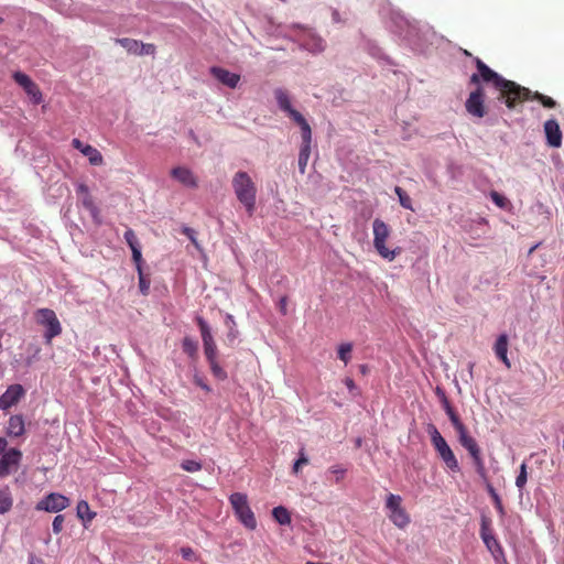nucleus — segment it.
Segmentation results:
<instances>
[{"instance_id":"f257e3e1","label":"nucleus","mask_w":564,"mask_h":564,"mask_svg":"<svg viewBox=\"0 0 564 564\" xmlns=\"http://www.w3.org/2000/svg\"><path fill=\"white\" fill-rule=\"evenodd\" d=\"M232 187L238 200L245 206L249 215H252L256 206V186L251 177L242 171L235 174Z\"/></svg>"},{"instance_id":"f03ea898","label":"nucleus","mask_w":564,"mask_h":564,"mask_svg":"<svg viewBox=\"0 0 564 564\" xmlns=\"http://www.w3.org/2000/svg\"><path fill=\"white\" fill-rule=\"evenodd\" d=\"M230 505L238 520L249 530L257 528V520L251 510L248 497L241 492H235L229 497Z\"/></svg>"},{"instance_id":"7ed1b4c3","label":"nucleus","mask_w":564,"mask_h":564,"mask_svg":"<svg viewBox=\"0 0 564 564\" xmlns=\"http://www.w3.org/2000/svg\"><path fill=\"white\" fill-rule=\"evenodd\" d=\"M36 321L40 325L44 326V338L46 344H51L52 339L62 333V325L51 308H40L35 313Z\"/></svg>"},{"instance_id":"20e7f679","label":"nucleus","mask_w":564,"mask_h":564,"mask_svg":"<svg viewBox=\"0 0 564 564\" xmlns=\"http://www.w3.org/2000/svg\"><path fill=\"white\" fill-rule=\"evenodd\" d=\"M70 501L62 494L52 492L36 505V510L46 512H59L69 506Z\"/></svg>"},{"instance_id":"39448f33","label":"nucleus","mask_w":564,"mask_h":564,"mask_svg":"<svg viewBox=\"0 0 564 564\" xmlns=\"http://www.w3.org/2000/svg\"><path fill=\"white\" fill-rule=\"evenodd\" d=\"M22 459V452L18 448H10L0 458V478L9 476L18 470Z\"/></svg>"},{"instance_id":"423d86ee","label":"nucleus","mask_w":564,"mask_h":564,"mask_svg":"<svg viewBox=\"0 0 564 564\" xmlns=\"http://www.w3.org/2000/svg\"><path fill=\"white\" fill-rule=\"evenodd\" d=\"M197 325L200 330L206 359L217 357V346L208 324L202 317H197Z\"/></svg>"},{"instance_id":"0eeeda50","label":"nucleus","mask_w":564,"mask_h":564,"mask_svg":"<svg viewBox=\"0 0 564 564\" xmlns=\"http://www.w3.org/2000/svg\"><path fill=\"white\" fill-rule=\"evenodd\" d=\"M24 393L25 391L21 384L9 386L6 392L0 397V409L8 411L21 400Z\"/></svg>"},{"instance_id":"6e6552de","label":"nucleus","mask_w":564,"mask_h":564,"mask_svg":"<svg viewBox=\"0 0 564 564\" xmlns=\"http://www.w3.org/2000/svg\"><path fill=\"white\" fill-rule=\"evenodd\" d=\"M210 74L221 84L229 88H236L239 80L240 75L236 73H231L223 67L213 66L210 68Z\"/></svg>"},{"instance_id":"1a4fd4ad","label":"nucleus","mask_w":564,"mask_h":564,"mask_svg":"<svg viewBox=\"0 0 564 564\" xmlns=\"http://www.w3.org/2000/svg\"><path fill=\"white\" fill-rule=\"evenodd\" d=\"M171 175L173 178L177 180L181 184H183L186 187L196 188L198 186L196 176L187 167H174L171 171Z\"/></svg>"},{"instance_id":"9d476101","label":"nucleus","mask_w":564,"mask_h":564,"mask_svg":"<svg viewBox=\"0 0 564 564\" xmlns=\"http://www.w3.org/2000/svg\"><path fill=\"white\" fill-rule=\"evenodd\" d=\"M25 432L24 419L21 414L11 415L8 421L7 435L11 437L22 436Z\"/></svg>"},{"instance_id":"9b49d317","label":"nucleus","mask_w":564,"mask_h":564,"mask_svg":"<svg viewBox=\"0 0 564 564\" xmlns=\"http://www.w3.org/2000/svg\"><path fill=\"white\" fill-rule=\"evenodd\" d=\"M13 506V497L9 487L0 489V514H4L11 510Z\"/></svg>"},{"instance_id":"f8f14e48","label":"nucleus","mask_w":564,"mask_h":564,"mask_svg":"<svg viewBox=\"0 0 564 564\" xmlns=\"http://www.w3.org/2000/svg\"><path fill=\"white\" fill-rule=\"evenodd\" d=\"M116 42L120 44L123 48H126L127 52L130 54L139 55V53L141 52V42L137 40L123 37L117 39Z\"/></svg>"},{"instance_id":"ddd939ff","label":"nucleus","mask_w":564,"mask_h":564,"mask_svg":"<svg viewBox=\"0 0 564 564\" xmlns=\"http://www.w3.org/2000/svg\"><path fill=\"white\" fill-rule=\"evenodd\" d=\"M83 154L87 156L91 165H101L104 163V158L100 151L91 145L86 147L83 151Z\"/></svg>"},{"instance_id":"4468645a","label":"nucleus","mask_w":564,"mask_h":564,"mask_svg":"<svg viewBox=\"0 0 564 564\" xmlns=\"http://www.w3.org/2000/svg\"><path fill=\"white\" fill-rule=\"evenodd\" d=\"M77 517L90 522L96 517V512L90 511L87 501L80 500L77 505Z\"/></svg>"},{"instance_id":"2eb2a0df","label":"nucleus","mask_w":564,"mask_h":564,"mask_svg":"<svg viewBox=\"0 0 564 564\" xmlns=\"http://www.w3.org/2000/svg\"><path fill=\"white\" fill-rule=\"evenodd\" d=\"M210 371L218 380H226L227 379V372L224 370V368L218 364L217 357H214L212 359H207Z\"/></svg>"},{"instance_id":"dca6fc26","label":"nucleus","mask_w":564,"mask_h":564,"mask_svg":"<svg viewBox=\"0 0 564 564\" xmlns=\"http://www.w3.org/2000/svg\"><path fill=\"white\" fill-rule=\"evenodd\" d=\"M183 351L187 354L191 358H195L197 356L198 345L197 341L189 337H185L182 343Z\"/></svg>"},{"instance_id":"f3484780","label":"nucleus","mask_w":564,"mask_h":564,"mask_svg":"<svg viewBox=\"0 0 564 564\" xmlns=\"http://www.w3.org/2000/svg\"><path fill=\"white\" fill-rule=\"evenodd\" d=\"M13 79L24 89V91L29 88H33V85L35 84L26 74L21 72H15L13 74Z\"/></svg>"},{"instance_id":"a211bd4d","label":"nucleus","mask_w":564,"mask_h":564,"mask_svg":"<svg viewBox=\"0 0 564 564\" xmlns=\"http://www.w3.org/2000/svg\"><path fill=\"white\" fill-rule=\"evenodd\" d=\"M13 79L24 89V91L29 88H33V85L35 84L26 74L21 72H15L13 74Z\"/></svg>"},{"instance_id":"6ab92c4d","label":"nucleus","mask_w":564,"mask_h":564,"mask_svg":"<svg viewBox=\"0 0 564 564\" xmlns=\"http://www.w3.org/2000/svg\"><path fill=\"white\" fill-rule=\"evenodd\" d=\"M181 468L188 473H196L202 469V464L197 460L185 459L181 463Z\"/></svg>"},{"instance_id":"aec40b11","label":"nucleus","mask_w":564,"mask_h":564,"mask_svg":"<svg viewBox=\"0 0 564 564\" xmlns=\"http://www.w3.org/2000/svg\"><path fill=\"white\" fill-rule=\"evenodd\" d=\"M25 93L32 98L34 104H41L43 100L42 93L36 84L33 85V88H29Z\"/></svg>"},{"instance_id":"412c9836","label":"nucleus","mask_w":564,"mask_h":564,"mask_svg":"<svg viewBox=\"0 0 564 564\" xmlns=\"http://www.w3.org/2000/svg\"><path fill=\"white\" fill-rule=\"evenodd\" d=\"M124 240L130 248L140 246L139 240L132 229H128L124 232Z\"/></svg>"},{"instance_id":"4be33fe9","label":"nucleus","mask_w":564,"mask_h":564,"mask_svg":"<svg viewBox=\"0 0 564 564\" xmlns=\"http://www.w3.org/2000/svg\"><path fill=\"white\" fill-rule=\"evenodd\" d=\"M65 518L63 514H58L54 518L52 523V529L55 534H58L63 531Z\"/></svg>"},{"instance_id":"5701e85b","label":"nucleus","mask_w":564,"mask_h":564,"mask_svg":"<svg viewBox=\"0 0 564 564\" xmlns=\"http://www.w3.org/2000/svg\"><path fill=\"white\" fill-rule=\"evenodd\" d=\"M132 251V259L134 263L137 264V270L141 271V261H142V254H141V246L130 248Z\"/></svg>"},{"instance_id":"b1692460","label":"nucleus","mask_w":564,"mask_h":564,"mask_svg":"<svg viewBox=\"0 0 564 564\" xmlns=\"http://www.w3.org/2000/svg\"><path fill=\"white\" fill-rule=\"evenodd\" d=\"M139 272V286L142 294H148L149 288H150V281L147 280L143 275L142 270Z\"/></svg>"},{"instance_id":"393cba45","label":"nucleus","mask_w":564,"mask_h":564,"mask_svg":"<svg viewBox=\"0 0 564 564\" xmlns=\"http://www.w3.org/2000/svg\"><path fill=\"white\" fill-rule=\"evenodd\" d=\"M139 55H153L155 53V46L153 44H144L141 42Z\"/></svg>"},{"instance_id":"a878e982","label":"nucleus","mask_w":564,"mask_h":564,"mask_svg":"<svg viewBox=\"0 0 564 564\" xmlns=\"http://www.w3.org/2000/svg\"><path fill=\"white\" fill-rule=\"evenodd\" d=\"M182 232L196 246L198 247L197 245V241H196V231L189 227H184L182 229Z\"/></svg>"},{"instance_id":"bb28decb","label":"nucleus","mask_w":564,"mask_h":564,"mask_svg":"<svg viewBox=\"0 0 564 564\" xmlns=\"http://www.w3.org/2000/svg\"><path fill=\"white\" fill-rule=\"evenodd\" d=\"M83 205L87 209H90V210L95 209V205H94L93 198L89 195V193L84 195V197H83Z\"/></svg>"},{"instance_id":"cd10ccee","label":"nucleus","mask_w":564,"mask_h":564,"mask_svg":"<svg viewBox=\"0 0 564 564\" xmlns=\"http://www.w3.org/2000/svg\"><path fill=\"white\" fill-rule=\"evenodd\" d=\"M72 145L74 149L80 151L83 153L84 149L86 147H89L90 144H84L79 139H73L72 140Z\"/></svg>"},{"instance_id":"c85d7f7f","label":"nucleus","mask_w":564,"mask_h":564,"mask_svg":"<svg viewBox=\"0 0 564 564\" xmlns=\"http://www.w3.org/2000/svg\"><path fill=\"white\" fill-rule=\"evenodd\" d=\"M272 514L274 519L282 524V506H278L273 509Z\"/></svg>"},{"instance_id":"c756f323","label":"nucleus","mask_w":564,"mask_h":564,"mask_svg":"<svg viewBox=\"0 0 564 564\" xmlns=\"http://www.w3.org/2000/svg\"><path fill=\"white\" fill-rule=\"evenodd\" d=\"M194 382L200 387L202 389H204L206 392H209L210 391V388L208 384L205 383V381L200 378V377H195L194 378Z\"/></svg>"},{"instance_id":"7c9ffc66","label":"nucleus","mask_w":564,"mask_h":564,"mask_svg":"<svg viewBox=\"0 0 564 564\" xmlns=\"http://www.w3.org/2000/svg\"><path fill=\"white\" fill-rule=\"evenodd\" d=\"M181 553H182V556L185 558V560H191L194 552L191 547H183L181 550Z\"/></svg>"},{"instance_id":"2f4dec72","label":"nucleus","mask_w":564,"mask_h":564,"mask_svg":"<svg viewBox=\"0 0 564 564\" xmlns=\"http://www.w3.org/2000/svg\"><path fill=\"white\" fill-rule=\"evenodd\" d=\"M77 193L78 194H88V187L85 185V184H79L78 187H77Z\"/></svg>"},{"instance_id":"473e14b6","label":"nucleus","mask_w":564,"mask_h":564,"mask_svg":"<svg viewBox=\"0 0 564 564\" xmlns=\"http://www.w3.org/2000/svg\"><path fill=\"white\" fill-rule=\"evenodd\" d=\"M8 445V442L4 437H0V454L6 451V447Z\"/></svg>"},{"instance_id":"72a5a7b5","label":"nucleus","mask_w":564,"mask_h":564,"mask_svg":"<svg viewBox=\"0 0 564 564\" xmlns=\"http://www.w3.org/2000/svg\"><path fill=\"white\" fill-rule=\"evenodd\" d=\"M275 98H276L278 104L282 107V90H280V89L275 90Z\"/></svg>"}]
</instances>
